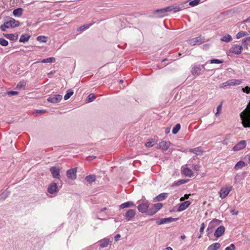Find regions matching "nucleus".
Masks as SVG:
<instances>
[{"label": "nucleus", "mask_w": 250, "mask_h": 250, "mask_svg": "<svg viewBox=\"0 0 250 250\" xmlns=\"http://www.w3.org/2000/svg\"><path fill=\"white\" fill-rule=\"evenodd\" d=\"M135 214V210L134 209H129L125 215V218L127 221H130L134 217Z\"/></svg>", "instance_id": "2eb2a0df"}, {"label": "nucleus", "mask_w": 250, "mask_h": 250, "mask_svg": "<svg viewBox=\"0 0 250 250\" xmlns=\"http://www.w3.org/2000/svg\"><path fill=\"white\" fill-rule=\"evenodd\" d=\"M222 104H219L218 107H217V112L216 113H215V115L216 116H217L219 114V112L220 111V110H221L222 109Z\"/></svg>", "instance_id": "4d7b16f0"}, {"label": "nucleus", "mask_w": 250, "mask_h": 250, "mask_svg": "<svg viewBox=\"0 0 250 250\" xmlns=\"http://www.w3.org/2000/svg\"><path fill=\"white\" fill-rule=\"evenodd\" d=\"M230 135H227L225 139L223 141L222 144L223 145H227L228 144V141L230 139Z\"/></svg>", "instance_id": "3c124183"}, {"label": "nucleus", "mask_w": 250, "mask_h": 250, "mask_svg": "<svg viewBox=\"0 0 250 250\" xmlns=\"http://www.w3.org/2000/svg\"><path fill=\"white\" fill-rule=\"evenodd\" d=\"M246 146V141L245 140H241L233 146V150L235 151H239L244 148Z\"/></svg>", "instance_id": "9b49d317"}, {"label": "nucleus", "mask_w": 250, "mask_h": 250, "mask_svg": "<svg viewBox=\"0 0 250 250\" xmlns=\"http://www.w3.org/2000/svg\"><path fill=\"white\" fill-rule=\"evenodd\" d=\"M221 247L219 243H215L209 245L208 248V250H218Z\"/></svg>", "instance_id": "a878e982"}, {"label": "nucleus", "mask_w": 250, "mask_h": 250, "mask_svg": "<svg viewBox=\"0 0 250 250\" xmlns=\"http://www.w3.org/2000/svg\"><path fill=\"white\" fill-rule=\"evenodd\" d=\"M20 25V22L12 18H9V21H5L3 24L0 26V29L2 31H5L6 28L10 27L14 28Z\"/></svg>", "instance_id": "f03ea898"}, {"label": "nucleus", "mask_w": 250, "mask_h": 250, "mask_svg": "<svg viewBox=\"0 0 250 250\" xmlns=\"http://www.w3.org/2000/svg\"><path fill=\"white\" fill-rule=\"evenodd\" d=\"M95 99V96L94 94H90L87 97L86 101H87V103H90V102H92V101H93Z\"/></svg>", "instance_id": "a18cd8bd"}, {"label": "nucleus", "mask_w": 250, "mask_h": 250, "mask_svg": "<svg viewBox=\"0 0 250 250\" xmlns=\"http://www.w3.org/2000/svg\"><path fill=\"white\" fill-rule=\"evenodd\" d=\"M50 171L52 175L53 178L60 179V169L56 167H52L50 168Z\"/></svg>", "instance_id": "f8f14e48"}, {"label": "nucleus", "mask_w": 250, "mask_h": 250, "mask_svg": "<svg viewBox=\"0 0 250 250\" xmlns=\"http://www.w3.org/2000/svg\"><path fill=\"white\" fill-rule=\"evenodd\" d=\"M221 222V221L218 219H214L209 223L207 229V235L208 237L213 232L214 228L218 226Z\"/></svg>", "instance_id": "20e7f679"}, {"label": "nucleus", "mask_w": 250, "mask_h": 250, "mask_svg": "<svg viewBox=\"0 0 250 250\" xmlns=\"http://www.w3.org/2000/svg\"><path fill=\"white\" fill-rule=\"evenodd\" d=\"M190 152L195 154L196 155H200L202 153L201 148L199 147L191 149Z\"/></svg>", "instance_id": "72a5a7b5"}, {"label": "nucleus", "mask_w": 250, "mask_h": 250, "mask_svg": "<svg viewBox=\"0 0 250 250\" xmlns=\"http://www.w3.org/2000/svg\"><path fill=\"white\" fill-rule=\"evenodd\" d=\"M23 11L22 8H18L13 10V15L15 17H21L22 15Z\"/></svg>", "instance_id": "412c9836"}, {"label": "nucleus", "mask_w": 250, "mask_h": 250, "mask_svg": "<svg viewBox=\"0 0 250 250\" xmlns=\"http://www.w3.org/2000/svg\"><path fill=\"white\" fill-rule=\"evenodd\" d=\"M242 91L243 92L246 93L247 94H249L250 93V87L247 86L244 88H242Z\"/></svg>", "instance_id": "603ef678"}, {"label": "nucleus", "mask_w": 250, "mask_h": 250, "mask_svg": "<svg viewBox=\"0 0 250 250\" xmlns=\"http://www.w3.org/2000/svg\"><path fill=\"white\" fill-rule=\"evenodd\" d=\"M76 168H72L67 170L66 175L68 179L74 180L76 178Z\"/></svg>", "instance_id": "ddd939ff"}, {"label": "nucleus", "mask_w": 250, "mask_h": 250, "mask_svg": "<svg viewBox=\"0 0 250 250\" xmlns=\"http://www.w3.org/2000/svg\"><path fill=\"white\" fill-rule=\"evenodd\" d=\"M62 97L61 95L56 94L49 97L47 101V102L52 104H57L62 100Z\"/></svg>", "instance_id": "423d86ee"}, {"label": "nucleus", "mask_w": 250, "mask_h": 250, "mask_svg": "<svg viewBox=\"0 0 250 250\" xmlns=\"http://www.w3.org/2000/svg\"><path fill=\"white\" fill-rule=\"evenodd\" d=\"M45 112V111L43 110H37L36 111V115H37L39 114L43 113Z\"/></svg>", "instance_id": "680f3d73"}, {"label": "nucleus", "mask_w": 250, "mask_h": 250, "mask_svg": "<svg viewBox=\"0 0 250 250\" xmlns=\"http://www.w3.org/2000/svg\"><path fill=\"white\" fill-rule=\"evenodd\" d=\"M227 86H229V81H227V82L222 83L221 85V87L225 88Z\"/></svg>", "instance_id": "bf43d9fd"}, {"label": "nucleus", "mask_w": 250, "mask_h": 250, "mask_svg": "<svg viewBox=\"0 0 250 250\" xmlns=\"http://www.w3.org/2000/svg\"><path fill=\"white\" fill-rule=\"evenodd\" d=\"M204 38L200 36L188 40V44L191 45H199L204 42Z\"/></svg>", "instance_id": "39448f33"}, {"label": "nucleus", "mask_w": 250, "mask_h": 250, "mask_svg": "<svg viewBox=\"0 0 250 250\" xmlns=\"http://www.w3.org/2000/svg\"><path fill=\"white\" fill-rule=\"evenodd\" d=\"M6 94L9 96H13V95H17L18 94V92L15 91H8L6 93Z\"/></svg>", "instance_id": "5fc2aeb1"}, {"label": "nucleus", "mask_w": 250, "mask_h": 250, "mask_svg": "<svg viewBox=\"0 0 250 250\" xmlns=\"http://www.w3.org/2000/svg\"><path fill=\"white\" fill-rule=\"evenodd\" d=\"M246 166L245 163L243 161L238 162L234 167V169L237 170L242 168Z\"/></svg>", "instance_id": "c756f323"}, {"label": "nucleus", "mask_w": 250, "mask_h": 250, "mask_svg": "<svg viewBox=\"0 0 250 250\" xmlns=\"http://www.w3.org/2000/svg\"><path fill=\"white\" fill-rule=\"evenodd\" d=\"M220 40L222 42H230L232 40V38L230 35L228 34L227 35H225V36L222 37Z\"/></svg>", "instance_id": "2f4dec72"}, {"label": "nucleus", "mask_w": 250, "mask_h": 250, "mask_svg": "<svg viewBox=\"0 0 250 250\" xmlns=\"http://www.w3.org/2000/svg\"><path fill=\"white\" fill-rule=\"evenodd\" d=\"M246 22H250V17L247 18L246 20L242 21L243 23H245Z\"/></svg>", "instance_id": "774afa93"}, {"label": "nucleus", "mask_w": 250, "mask_h": 250, "mask_svg": "<svg viewBox=\"0 0 250 250\" xmlns=\"http://www.w3.org/2000/svg\"><path fill=\"white\" fill-rule=\"evenodd\" d=\"M202 69H205V64L200 65L194 64L192 68L191 72L192 75H199L200 74Z\"/></svg>", "instance_id": "0eeeda50"}, {"label": "nucleus", "mask_w": 250, "mask_h": 250, "mask_svg": "<svg viewBox=\"0 0 250 250\" xmlns=\"http://www.w3.org/2000/svg\"><path fill=\"white\" fill-rule=\"evenodd\" d=\"M171 145V143L169 141H161L158 144V148L161 149L164 151H166Z\"/></svg>", "instance_id": "9d476101"}, {"label": "nucleus", "mask_w": 250, "mask_h": 250, "mask_svg": "<svg viewBox=\"0 0 250 250\" xmlns=\"http://www.w3.org/2000/svg\"><path fill=\"white\" fill-rule=\"evenodd\" d=\"M25 85H26V83L25 82H24V81L20 82L17 84V85L16 86V88H19V89H21V88H24L25 86Z\"/></svg>", "instance_id": "49530a36"}, {"label": "nucleus", "mask_w": 250, "mask_h": 250, "mask_svg": "<svg viewBox=\"0 0 250 250\" xmlns=\"http://www.w3.org/2000/svg\"><path fill=\"white\" fill-rule=\"evenodd\" d=\"M242 123L244 127H250V109L248 110L245 109L240 114Z\"/></svg>", "instance_id": "f257e3e1"}, {"label": "nucleus", "mask_w": 250, "mask_h": 250, "mask_svg": "<svg viewBox=\"0 0 250 250\" xmlns=\"http://www.w3.org/2000/svg\"><path fill=\"white\" fill-rule=\"evenodd\" d=\"M229 85H238L241 83V81L239 80L232 79L229 80Z\"/></svg>", "instance_id": "c85d7f7f"}, {"label": "nucleus", "mask_w": 250, "mask_h": 250, "mask_svg": "<svg viewBox=\"0 0 250 250\" xmlns=\"http://www.w3.org/2000/svg\"><path fill=\"white\" fill-rule=\"evenodd\" d=\"M156 209L152 206V207L148 208V211L147 212V214L150 216H152L156 213Z\"/></svg>", "instance_id": "f704fd0d"}, {"label": "nucleus", "mask_w": 250, "mask_h": 250, "mask_svg": "<svg viewBox=\"0 0 250 250\" xmlns=\"http://www.w3.org/2000/svg\"><path fill=\"white\" fill-rule=\"evenodd\" d=\"M55 58L54 57L48 58L42 60L41 62L42 63L53 62H55Z\"/></svg>", "instance_id": "e433bc0d"}, {"label": "nucleus", "mask_w": 250, "mask_h": 250, "mask_svg": "<svg viewBox=\"0 0 250 250\" xmlns=\"http://www.w3.org/2000/svg\"><path fill=\"white\" fill-rule=\"evenodd\" d=\"M200 166L199 165H195L194 166L193 169L195 171H199L200 170Z\"/></svg>", "instance_id": "052dcab7"}, {"label": "nucleus", "mask_w": 250, "mask_h": 250, "mask_svg": "<svg viewBox=\"0 0 250 250\" xmlns=\"http://www.w3.org/2000/svg\"><path fill=\"white\" fill-rule=\"evenodd\" d=\"M248 34L245 31H240L238 32L236 35V38L240 39L243 37L248 35Z\"/></svg>", "instance_id": "37998d69"}, {"label": "nucleus", "mask_w": 250, "mask_h": 250, "mask_svg": "<svg viewBox=\"0 0 250 250\" xmlns=\"http://www.w3.org/2000/svg\"><path fill=\"white\" fill-rule=\"evenodd\" d=\"M152 206L155 208L156 209V212H157L159 210H160L163 206V205L162 203H156L153 204Z\"/></svg>", "instance_id": "c03bdc74"}, {"label": "nucleus", "mask_w": 250, "mask_h": 250, "mask_svg": "<svg viewBox=\"0 0 250 250\" xmlns=\"http://www.w3.org/2000/svg\"><path fill=\"white\" fill-rule=\"evenodd\" d=\"M230 212L232 215H237L239 213L238 211H236L234 209L231 210Z\"/></svg>", "instance_id": "69168bd1"}, {"label": "nucleus", "mask_w": 250, "mask_h": 250, "mask_svg": "<svg viewBox=\"0 0 250 250\" xmlns=\"http://www.w3.org/2000/svg\"><path fill=\"white\" fill-rule=\"evenodd\" d=\"M177 220H178V218H174L172 217L163 218V219H161L160 221H157V224L158 225H161V224H163L171 222L172 221H175Z\"/></svg>", "instance_id": "6ab92c4d"}, {"label": "nucleus", "mask_w": 250, "mask_h": 250, "mask_svg": "<svg viewBox=\"0 0 250 250\" xmlns=\"http://www.w3.org/2000/svg\"><path fill=\"white\" fill-rule=\"evenodd\" d=\"M247 174V172H243L241 174H236L234 177L235 182H239L241 180L244 179Z\"/></svg>", "instance_id": "b1692460"}, {"label": "nucleus", "mask_w": 250, "mask_h": 250, "mask_svg": "<svg viewBox=\"0 0 250 250\" xmlns=\"http://www.w3.org/2000/svg\"><path fill=\"white\" fill-rule=\"evenodd\" d=\"M74 93L73 90L72 89H69L67 91L66 94L64 96V99L65 100H68Z\"/></svg>", "instance_id": "c9c22d12"}, {"label": "nucleus", "mask_w": 250, "mask_h": 250, "mask_svg": "<svg viewBox=\"0 0 250 250\" xmlns=\"http://www.w3.org/2000/svg\"><path fill=\"white\" fill-rule=\"evenodd\" d=\"M8 42L7 41L2 38H0V44L3 46H6L8 45Z\"/></svg>", "instance_id": "09e8293b"}, {"label": "nucleus", "mask_w": 250, "mask_h": 250, "mask_svg": "<svg viewBox=\"0 0 250 250\" xmlns=\"http://www.w3.org/2000/svg\"><path fill=\"white\" fill-rule=\"evenodd\" d=\"M9 192L7 191H4L0 195V200H5L8 196Z\"/></svg>", "instance_id": "ea45409f"}, {"label": "nucleus", "mask_w": 250, "mask_h": 250, "mask_svg": "<svg viewBox=\"0 0 250 250\" xmlns=\"http://www.w3.org/2000/svg\"><path fill=\"white\" fill-rule=\"evenodd\" d=\"M209 61L210 63H222L223 62V61L217 59L210 60Z\"/></svg>", "instance_id": "8fccbe9b"}, {"label": "nucleus", "mask_w": 250, "mask_h": 250, "mask_svg": "<svg viewBox=\"0 0 250 250\" xmlns=\"http://www.w3.org/2000/svg\"><path fill=\"white\" fill-rule=\"evenodd\" d=\"M110 242L109 239L104 238L100 241V246L102 248H105L108 246Z\"/></svg>", "instance_id": "5701e85b"}, {"label": "nucleus", "mask_w": 250, "mask_h": 250, "mask_svg": "<svg viewBox=\"0 0 250 250\" xmlns=\"http://www.w3.org/2000/svg\"><path fill=\"white\" fill-rule=\"evenodd\" d=\"M235 246L233 244H231L229 247H227L225 249V250H235Z\"/></svg>", "instance_id": "6e6d98bb"}, {"label": "nucleus", "mask_w": 250, "mask_h": 250, "mask_svg": "<svg viewBox=\"0 0 250 250\" xmlns=\"http://www.w3.org/2000/svg\"><path fill=\"white\" fill-rule=\"evenodd\" d=\"M145 145L147 147H152L154 146V141H149V142H146L145 144Z\"/></svg>", "instance_id": "864d4df0"}, {"label": "nucleus", "mask_w": 250, "mask_h": 250, "mask_svg": "<svg viewBox=\"0 0 250 250\" xmlns=\"http://www.w3.org/2000/svg\"><path fill=\"white\" fill-rule=\"evenodd\" d=\"M231 189V187L226 188H222L220 192V197L222 199L225 198L228 195Z\"/></svg>", "instance_id": "f3484780"}, {"label": "nucleus", "mask_w": 250, "mask_h": 250, "mask_svg": "<svg viewBox=\"0 0 250 250\" xmlns=\"http://www.w3.org/2000/svg\"><path fill=\"white\" fill-rule=\"evenodd\" d=\"M243 47L241 45L238 44H233L229 49V53H233L235 54L239 55L241 53Z\"/></svg>", "instance_id": "1a4fd4ad"}, {"label": "nucleus", "mask_w": 250, "mask_h": 250, "mask_svg": "<svg viewBox=\"0 0 250 250\" xmlns=\"http://www.w3.org/2000/svg\"><path fill=\"white\" fill-rule=\"evenodd\" d=\"M47 37L44 36H38L37 38L38 41L41 42H47Z\"/></svg>", "instance_id": "79ce46f5"}, {"label": "nucleus", "mask_w": 250, "mask_h": 250, "mask_svg": "<svg viewBox=\"0 0 250 250\" xmlns=\"http://www.w3.org/2000/svg\"><path fill=\"white\" fill-rule=\"evenodd\" d=\"M85 179L89 183H91L95 181L96 176L94 175H89L87 176Z\"/></svg>", "instance_id": "473e14b6"}, {"label": "nucleus", "mask_w": 250, "mask_h": 250, "mask_svg": "<svg viewBox=\"0 0 250 250\" xmlns=\"http://www.w3.org/2000/svg\"><path fill=\"white\" fill-rule=\"evenodd\" d=\"M181 128V125L179 124H177L175 125V126L173 127L172 129V133L173 134H176L178 133Z\"/></svg>", "instance_id": "a19ab883"}, {"label": "nucleus", "mask_w": 250, "mask_h": 250, "mask_svg": "<svg viewBox=\"0 0 250 250\" xmlns=\"http://www.w3.org/2000/svg\"><path fill=\"white\" fill-rule=\"evenodd\" d=\"M183 173L187 177H191L193 175L192 171L188 167L184 168L182 170Z\"/></svg>", "instance_id": "4be33fe9"}, {"label": "nucleus", "mask_w": 250, "mask_h": 250, "mask_svg": "<svg viewBox=\"0 0 250 250\" xmlns=\"http://www.w3.org/2000/svg\"><path fill=\"white\" fill-rule=\"evenodd\" d=\"M191 204V202L189 201H187L182 203L179 206L177 211H181L185 210L187 208H188L189 206Z\"/></svg>", "instance_id": "a211bd4d"}, {"label": "nucleus", "mask_w": 250, "mask_h": 250, "mask_svg": "<svg viewBox=\"0 0 250 250\" xmlns=\"http://www.w3.org/2000/svg\"><path fill=\"white\" fill-rule=\"evenodd\" d=\"M120 237H121L120 234H118L116 235L114 237L115 241H118L119 240V238H120Z\"/></svg>", "instance_id": "0e129e2a"}, {"label": "nucleus", "mask_w": 250, "mask_h": 250, "mask_svg": "<svg viewBox=\"0 0 250 250\" xmlns=\"http://www.w3.org/2000/svg\"><path fill=\"white\" fill-rule=\"evenodd\" d=\"M188 1H184L181 3L180 6H177V5H172L164 8L161 9L160 11H163L167 12L168 11H173L174 13L180 11L183 8H185V5H187Z\"/></svg>", "instance_id": "7ed1b4c3"}, {"label": "nucleus", "mask_w": 250, "mask_h": 250, "mask_svg": "<svg viewBox=\"0 0 250 250\" xmlns=\"http://www.w3.org/2000/svg\"><path fill=\"white\" fill-rule=\"evenodd\" d=\"M200 1L201 0H193L189 2V5L191 6H196L200 3Z\"/></svg>", "instance_id": "de8ad7c7"}, {"label": "nucleus", "mask_w": 250, "mask_h": 250, "mask_svg": "<svg viewBox=\"0 0 250 250\" xmlns=\"http://www.w3.org/2000/svg\"><path fill=\"white\" fill-rule=\"evenodd\" d=\"M135 205L134 203L132 201H128L127 202L124 203L122 204H121L120 206V207L121 208H128L132 206H134Z\"/></svg>", "instance_id": "bb28decb"}, {"label": "nucleus", "mask_w": 250, "mask_h": 250, "mask_svg": "<svg viewBox=\"0 0 250 250\" xmlns=\"http://www.w3.org/2000/svg\"><path fill=\"white\" fill-rule=\"evenodd\" d=\"M205 224L204 223H202L201 225V227H200V232L201 234H203V232H204V229H205Z\"/></svg>", "instance_id": "13d9d810"}, {"label": "nucleus", "mask_w": 250, "mask_h": 250, "mask_svg": "<svg viewBox=\"0 0 250 250\" xmlns=\"http://www.w3.org/2000/svg\"><path fill=\"white\" fill-rule=\"evenodd\" d=\"M161 9H158L155 11L154 13L157 14V17H163L166 15L165 12L160 11Z\"/></svg>", "instance_id": "4c0bfd02"}, {"label": "nucleus", "mask_w": 250, "mask_h": 250, "mask_svg": "<svg viewBox=\"0 0 250 250\" xmlns=\"http://www.w3.org/2000/svg\"><path fill=\"white\" fill-rule=\"evenodd\" d=\"M30 37L31 36L28 34H22L21 35L20 38L19 42H27L30 39Z\"/></svg>", "instance_id": "cd10ccee"}, {"label": "nucleus", "mask_w": 250, "mask_h": 250, "mask_svg": "<svg viewBox=\"0 0 250 250\" xmlns=\"http://www.w3.org/2000/svg\"><path fill=\"white\" fill-rule=\"evenodd\" d=\"M4 37L10 40L16 41L18 38V35L15 34H4Z\"/></svg>", "instance_id": "393cba45"}, {"label": "nucleus", "mask_w": 250, "mask_h": 250, "mask_svg": "<svg viewBox=\"0 0 250 250\" xmlns=\"http://www.w3.org/2000/svg\"><path fill=\"white\" fill-rule=\"evenodd\" d=\"M58 186L56 183H51L47 188V191L50 194H53L58 191Z\"/></svg>", "instance_id": "4468645a"}, {"label": "nucleus", "mask_w": 250, "mask_h": 250, "mask_svg": "<svg viewBox=\"0 0 250 250\" xmlns=\"http://www.w3.org/2000/svg\"><path fill=\"white\" fill-rule=\"evenodd\" d=\"M188 181V180H185V179L180 180H179L177 182H175L173 184H172V185H171V187H173L179 186L182 184H184L187 183Z\"/></svg>", "instance_id": "7c9ffc66"}, {"label": "nucleus", "mask_w": 250, "mask_h": 250, "mask_svg": "<svg viewBox=\"0 0 250 250\" xmlns=\"http://www.w3.org/2000/svg\"><path fill=\"white\" fill-rule=\"evenodd\" d=\"M225 228L223 226H219L215 230L214 235L217 237L219 238L225 232Z\"/></svg>", "instance_id": "dca6fc26"}, {"label": "nucleus", "mask_w": 250, "mask_h": 250, "mask_svg": "<svg viewBox=\"0 0 250 250\" xmlns=\"http://www.w3.org/2000/svg\"><path fill=\"white\" fill-rule=\"evenodd\" d=\"M96 158V156H88V157H87L86 158V160H87V161H91V160H92L94 159H95V158Z\"/></svg>", "instance_id": "e2e57ef3"}, {"label": "nucleus", "mask_w": 250, "mask_h": 250, "mask_svg": "<svg viewBox=\"0 0 250 250\" xmlns=\"http://www.w3.org/2000/svg\"><path fill=\"white\" fill-rule=\"evenodd\" d=\"M168 196L167 193H162L157 196L154 198V202L162 201L166 199Z\"/></svg>", "instance_id": "aec40b11"}, {"label": "nucleus", "mask_w": 250, "mask_h": 250, "mask_svg": "<svg viewBox=\"0 0 250 250\" xmlns=\"http://www.w3.org/2000/svg\"><path fill=\"white\" fill-rule=\"evenodd\" d=\"M149 206V204L148 202L147 201L145 203H143L139 204L137 208L139 211L143 213L147 214L148 209Z\"/></svg>", "instance_id": "6e6552de"}, {"label": "nucleus", "mask_w": 250, "mask_h": 250, "mask_svg": "<svg viewBox=\"0 0 250 250\" xmlns=\"http://www.w3.org/2000/svg\"><path fill=\"white\" fill-rule=\"evenodd\" d=\"M248 42H247V41H246V38H244L242 41V43L245 45H247Z\"/></svg>", "instance_id": "338daca9"}, {"label": "nucleus", "mask_w": 250, "mask_h": 250, "mask_svg": "<svg viewBox=\"0 0 250 250\" xmlns=\"http://www.w3.org/2000/svg\"><path fill=\"white\" fill-rule=\"evenodd\" d=\"M92 25V23H88L84 24L80 27H79L77 31H83L84 30L88 28L90 26Z\"/></svg>", "instance_id": "58836bf2"}]
</instances>
